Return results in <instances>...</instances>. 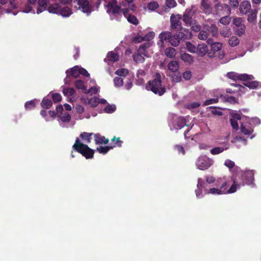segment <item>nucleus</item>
I'll return each instance as SVG.
<instances>
[{
	"label": "nucleus",
	"instance_id": "f257e3e1",
	"mask_svg": "<svg viewBox=\"0 0 261 261\" xmlns=\"http://www.w3.org/2000/svg\"><path fill=\"white\" fill-rule=\"evenodd\" d=\"M227 181L225 177H220L217 181V184L220 185L219 188H213L208 190L206 189V184L201 178L198 179L197 189L195 190L196 197L198 198H202L204 194H211L213 195H223L234 193L241 187V185L237 184L235 180L229 189H227Z\"/></svg>",
	"mask_w": 261,
	"mask_h": 261
},
{
	"label": "nucleus",
	"instance_id": "f03ea898",
	"mask_svg": "<svg viewBox=\"0 0 261 261\" xmlns=\"http://www.w3.org/2000/svg\"><path fill=\"white\" fill-rule=\"evenodd\" d=\"M238 121L241 125V132L246 135H250L253 132L252 128L248 125V123L251 125H258L260 123V119L257 117L249 119L244 116L241 117L238 113L232 114L230 121L233 128L236 130L239 129Z\"/></svg>",
	"mask_w": 261,
	"mask_h": 261
},
{
	"label": "nucleus",
	"instance_id": "7ed1b4c3",
	"mask_svg": "<svg viewBox=\"0 0 261 261\" xmlns=\"http://www.w3.org/2000/svg\"><path fill=\"white\" fill-rule=\"evenodd\" d=\"M227 76L234 81H246L244 85L245 86L249 87L250 89L256 88L258 83L256 81H249L254 79L253 75L246 73L240 74L235 72H230L227 73Z\"/></svg>",
	"mask_w": 261,
	"mask_h": 261
},
{
	"label": "nucleus",
	"instance_id": "20e7f679",
	"mask_svg": "<svg viewBox=\"0 0 261 261\" xmlns=\"http://www.w3.org/2000/svg\"><path fill=\"white\" fill-rule=\"evenodd\" d=\"M146 89L152 91L154 93L160 96L163 95L166 90L161 82V75L156 73L152 80L149 81L146 86Z\"/></svg>",
	"mask_w": 261,
	"mask_h": 261
},
{
	"label": "nucleus",
	"instance_id": "39448f33",
	"mask_svg": "<svg viewBox=\"0 0 261 261\" xmlns=\"http://www.w3.org/2000/svg\"><path fill=\"white\" fill-rule=\"evenodd\" d=\"M47 11L50 13L56 14L63 17H69L73 13L71 7L61 4H51L48 7Z\"/></svg>",
	"mask_w": 261,
	"mask_h": 261
},
{
	"label": "nucleus",
	"instance_id": "423d86ee",
	"mask_svg": "<svg viewBox=\"0 0 261 261\" xmlns=\"http://www.w3.org/2000/svg\"><path fill=\"white\" fill-rule=\"evenodd\" d=\"M74 150L82 154L86 159H91L93 157L94 150L90 148L87 145L82 143L77 138L75 142L72 146Z\"/></svg>",
	"mask_w": 261,
	"mask_h": 261
},
{
	"label": "nucleus",
	"instance_id": "0eeeda50",
	"mask_svg": "<svg viewBox=\"0 0 261 261\" xmlns=\"http://www.w3.org/2000/svg\"><path fill=\"white\" fill-rule=\"evenodd\" d=\"M214 161L206 155L199 156L195 161L196 168L200 170H206L210 168L213 164Z\"/></svg>",
	"mask_w": 261,
	"mask_h": 261
},
{
	"label": "nucleus",
	"instance_id": "6e6552de",
	"mask_svg": "<svg viewBox=\"0 0 261 261\" xmlns=\"http://www.w3.org/2000/svg\"><path fill=\"white\" fill-rule=\"evenodd\" d=\"M74 2L76 4L75 7L87 16L90 15L92 12L94 10V7L92 3L89 0H74Z\"/></svg>",
	"mask_w": 261,
	"mask_h": 261
},
{
	"label": "nucleus",
	"instance_id": "1a4fd4ad",
	"mask_svg": "<svg viewBox=\"0 0 261 261\" xmlns=\"http://www.w3.org/2000/svg\"><path fill=\"white\" fill-rule=\"evenodd\" d=\"M186 125V122L185 118L182 117H179L175 115L172 116L170 122H169V126L172 131H176L180 129Z\"/></svg>",
	"mask_w": 261,
	"mask_h": 261
},
{
	"label": "nucleus",
	"instance_id": "9d476101",
	"mask_svg": "<svg viewBox=\"0 0 261 261\" xmlns=\"http://www.w3.org/2000/svg\"><path fill=\"white\" fill-rule=\"evenodd\" d=\"M149 43H145L140 45L138 53L133 55V59L137 63H143L144 61L143 56L148 57L146 54V49L149 47Z\"/></svg>",
	"mask_w": 261,
	"mask_h": 261
},
{
	"label": "nucleus",
	"instance_id": "9b49d317",
	"mask_svg": "<svg viewBox=\"0 0 261 261\" xmlns=\"http://www.w3.org/2000/svg\"><path fill=\"white\" fill-rule=\"evenodd\" d=\"M107 12L110 15L117 14L120 12V7L117 5L116 0H111L106 5Z\"/></svg>",
	"mask_w": 261,
	"mask_h": 261
},
{
	"label": "nucleus",
	"instance_id": "f8f14e48",
	"mask_svg": "<svg viewBox=\"0 0 261 261\" xmlns=\"http://www.w3.org/2000/svg\"><path fill=\"white\" fill-rule=\"evenodd\" d=\"M240 172H242V175L243 176V180L245 181L246 184L247 185H252V187L254 186V171L253 170H245L244 171L241 170Z\"/></svg>",
	"mask_w": 261,
	"mask_h": 261
},
{
	"label": "nucleus",
	"instance_id": "ddd939ff",
	"mask_svg": "<svg viewBox=\"0 0 261 261\" xmlns=\"http://www.w3.org/2000/svg\"><path fill=\"white\" fill-rule=\"evenodd\" d=\"M179 19L180 18L179 17H177L172 15L170 18L171 27L172 29H175V30L181 32L182 30H184V32L188 34L189 30H187L186 29L184 30L181 26V22ZM181 33H183L182 32Z\"/></svg>",
	"mask_w": 261,
	"mask_h": 261
},
{
	"label": "nucleus",
	"instance_id": "4468645a",
	"mask_svg": "<svg viewBox=\"0 0 261 261\" xmlns=\"http://www.w3.org/2000/svg\"><path fill=\"white\" fill-rule=\"evenodd\" d=\"M172 36V34L168 31L163 32L160 34L159 36V41L158 42V45L160 47H164V43L165 42H169Z\"/></svg>",
	"mask_w": 261,
	"mask_h": 261
},
{
	"label": "nucleus",
	"instance_id": "2eb2a0df",
	"mask_svg": "<svg viewBox=\"0 0 261 261\" xmlns=\"http://www.w3.org/2000/svg\"><path fill=\"white\" fill-rule=\"evenodd\" d=\"M66 77L64 79V82L65 84H68L69 80H68L69 76L70 75L72 76V77L74 78L77 77L80 74V70H79V66H75L73 68L70 69V71H69L68 70H67L66 71Z\"/></svg>",
	"mask_w": 261,
	"mask_h": 261
},
{
	"label": "nucleus",
	"instance_id": "dca6fc26",
	"mask_svg": "<svg viewBox=\"0 0 261 261\" xmlns=\"http://www.w3.org/2000/svg\"><path fill=\"white\" fill-rule=\"evenodd\" d=\"M193 13L194 12L192 9H187L184 14L182 20L187 25L193 24V21H194L192 19Z\"/></svg>",
	"mask_w": 261,
	"mask_h": 261
},
{
	"label": "nucleus",
	"instance_id": "f3484780",
	"mask_svg": "<svg viewBox=\"0 0 261 261\" xmlns=\"http://www.w3.org/2000/svg\"><path fill=\"white\" fill-rule=\"evenodd\" d=\"M224 165L228 167L229 169L230 172L233 173H237L238 172H240L241 169L239 167L235 166L234 163L230 160H226L224 162Z\"/></svg>",
	"mask_w": 261,
	"mask_h": 261
},
{
	"label": "nucleus",
	"instance_id": "a211bd4d",
	"mask_svg": "<svg viewBox=\"0 0 261 261\" xmlns=\"http://www.w3.org/2000/svg\"><path fill=\"white\" fill-rule=\"evenodd\" d=\"M49 2V0H38V7L37 8L36 13L39 14L45 10H47L48 7L47 6Z\"/></svg>",
	"mask_w": 261,
	"mask_h": 261
},
{
	"label": "nucleus",
	"instance_id": "6ab92c4d",
	"mask_svg": "<svg viewBox=\"0 0 261 261\" xmlns=\"http://www.w3.org/2000/svg\"><path fill=\"white\" fill-rule=\"evenodd\" d=\"M58 117L60 118L59 123L62 127H65L63 123L68 122L71 119L70 115L67 112L62 113L58 115Z\"/></svg>",
	"mask_w": 261,
	"mask_h": 261
},
{
	"label": "nucleus",
	"instance_id": "aec40b11",
	"mask_svg": "<svg viewBox=\"0 0 261 261\" xmlns=\"http://www.w3.org/2000/svg\"><path fill=\"white\" fill-rule=\"evenodd\" d=\"M207 42L211 44V49L214 52H217L221 50L222 48V44L220 42H214L213 39L211 38H209Z\"/></svg>",
	"mask_w": 261,
	"mask_h": 261
},
{
	"label": "nucleus",
	"instance_id": "412c9836",
	"mask_svg": "<svg viewBox=\"0 0 261 261\" xmlns=\"http://www.w3.org/2000/svg\"><path fill=\"white\" fill-rule=\"evenodd\" d=\"M119 55L111 51L108 54L106 58L105 59L106 62H108V64H110L111 62H115L119 60Z\"/></svg>",
	"mask_w": 261,
	"mask_h": 261
},
{
	"label": "nucleus",
	"instance_id": "4be33fe9",
	"mask_svg": "<svg viewBox=\"0 0 261 261\" xmlns=\"http://www.w3.org/2000/svg\"><path fill=\"white\" fill-rule=\"evenodd\" d=\"M205 29L207 31L208 33V35L211 34L213 37H218V28L217 26L214 24H211L210 26L208 25H205L204 27Z\"/></svg>",
	"mask_w": 261,
	"mask_h": 261
},
{
	"label": "nucleus",
	"instance_id": "5701e85b",
	"mask_svg": "<svg viewBox=\"0 0 261 261\" xmlns=\"http://www.w3.org/2000/svg\"><path fill=\"white\" fill-rule=\"evenodd\" d=\"M229 148V145L228 143H224L223 146L216 147L211 149V153L212 154L216 155L219 154L224 150Z\"/></svg>",
	"mask_w": 261,
	"mask_h": 261
},
{
	"label": "nucleus",
	"instance_id": "b1692460",
	"mask_svg": "<svg viewBox=\"0 0 261 261\" xmlns=\"http://www.w3.org/2000/svg\"><path fill=\"white\" fill-rule=\"evenodd\" d=\"M251 9V4L248 1H244L241 3L240 6V12L242 14H246Z\"/></svg>",
	"mask_w": 261,
	"mask_h": 261
},
{
	"label": "nucleus",
	"instance_id": "393cba45",
	"mask_svg": "<svg viewBox=\"0 0 261 261\" xmlns=\"http://www.w3.org/2000/svg\"><path fill=\"white\" fill-rule=\"evenodd\" d=\"M197 50L196 53L200 56L205 55L208 50V48L205 44H200L197 47Z\"/></svg>",
	"mask_w": 261,
	"mask_h": 261
},
{
	"label": "nucleus",
	"instance_id": "a878e982",
	"mask_svg": "<svg viewBox=\"0 0 261 261\" xmlns=\"http://www.w3.org/2000/svg\"><path fill=\"white\" fill-rule=\"evenodd\" d=\"M95 142L96 144H107L109 140L106 139L104 136H101L97 134L94 135Z\"/></svg>",
	"mask_w": 261,
	"mask_h": 261
},
{
	"label": "nucleus",
	"instance_id": "bb28decb",
	"mask_svg": "<svg viewBox=\"0 0 261 261\" xmlns=\"http://www.w3.org/2000/svg\"><path fill=\"white\" fill-rule=\"evenodd\" d=\"M115 74L118 75L119 77H121L125 80L126 79L127 77L130 76L128 75V70L125 68L118 69L116 71Z\"/></svg>",
	"mask_w": 261,
	"mask_h": 261
},
{
	"label": "nucleus",
	"instance_id": "cd10ccee",
	"mask_svg": "<svg viewBox=\"0 0 261 261\" xmlns=\"http://www.w3.org/2000/svg\"><path fill=\"white\" fill-rule=\"evenodd\" d=\"M232 142L236 144L238 147L241 146V144L244 145L246 144V140L240 136H236L232 140Z\"/></svg>",
	"mask_w": 261,
	"mask_h": 261
},
{
	"label": "nucleus",
	"instance_id": "c85d7f7f",
	"mask_svg": "<svg viewBox=\"0 0 261 261\" xmlns=\"http://www.w3.org/2000/svg\"><path fill=\"white\" fill-rule=\"evenodd\" d=\"M93 135V133L83 132L80 135V137L82 138L84 142L85 143H89L91 142V136Z\"/></svg>",
	"mask_w": 261,
	"mask_h": 261
},
{
	"label": "nucleus",
	"instance_id": "c756f323",
	"mask_svg": "<svg viewBox=\"0 0 261 261\" xmlns=\"http://www.w3.org/2000/svg\"><path fill=\"white\" fill-rule=\"evenodd\" d=\"M168 68L169 70L173 72H175L178 69L179 65L178 63L176 61H172L169 62L168 65Z\"/></svg>",
	"mask_w": 261,
	"mask_h": 261
},
{
	"label": "nucleus",
	"instance_id": "7c9ffc66",
	"mask_svg": "<svg viewBox=\"0 0 261 261\" xmlns=\"http://www.w3.org/2000/svg\"><path fill=\"white\" fill-rule=\"evenodd\" d=\"M33 5H30V4H26L21 9V11L23 13H31L32 14H35V11L33 9Z\"/></svg>",
	"mask_w": 261,
	"mask_h": 261
},
{
	"label": "nucleus",
	"instance_id": "2f4dec72",
	"mask_svg": "<svg viewBox=\"0 0 261 261\" xmlns=\"http://www.w3.org/2000/svg\"><path fill=\"white\" fill-rule=\"evenodd\" d=\"M181 59L185 62L190 64L193 62V57L188 54L184 53L181 55Z\"/></svg>",
	"mask_w": 261,
	"mask_h": 261
},
{
	"label": "nucleus",
	"instance_id": "473e14b6",
	"mask_svg": "<svg viewBox=\"0 0 261 261\" xmlns=\"http://www.w3.org/2000/svg\"><path fill=\"white\" fill-rule=\"evenodd\" d=\"M169 42L173 46H177L180 43L179 36L177 35L171 36Z\"/></svg>",
	"mask_w": 261,
	"mask_h": 261
},
{
	"label": "nucleus",
	"instance_id": "72a5a7b5",
	"mask_svg": "<svg viewBox=\"0 0 261 261\" xmlns=\"http://www.w3.org/2000/svg\"><path fill=\"white\" fill-rule=\"evenodd\" d=\"M240 43V40L236 36H232L228 39V44L231 47H235Z\"/></svg>",
	"mask_w": 261,
	"mask_h": 261
},
{
	"label": "nucleus",
	"instance_id": "f704fd0d",
	"mask_svg": "<svg viewBox=\"0 0 261 261\" xmlns=\"http://www.w3.org/2000/svg\"><path fill=\"white\" fill-rule=\"evenodd\" d=\"M41 106L44 109H49L52 106V101L49 99L44 98L41 103Z\"/></svg>",
	"mask_w": 261,
	"mask_h": 261
},
{
	"label": "nucleus",
	"instance_id": "c9c22d12",
	"mask_svg": "<svg viewBox=\"0 0 261 261\" xmlns=\"http://www.w3.org/2000/svg\"><path fill=\"white\" fill-rule=\"evenodd\" d=\"M36 102H38V100L37 99H34L27 101L25 103V108L27 110H31L35 108L36 106Z\"/></svg>",
	"mask_w": 261,
	"mask_h": 261
},
{
	"label": "nucleus",
	"instance_id": "e433bc0d",
	"mask_svg": "<svg viewBox=\"0 0 261 261\" xmlns=\"http://www.w3.org/2000/svg\"><path fill=\"white\" fill-rule=\"evenodd\" d=\"M207 1L208 0H202L201 5L204 8V13L206 14H210L212 12V9L207 3Z\"/></svg>",
	"mask_w": 261,
	"mask_h": 261
},
{
	"label": "nucleus",
	"instance_id": "4c0bfd02",
	"mask_svg": "<svg viewBox=\"0 0 261 261\" xmlns=\"http://www.w3.org/2000/svg\"><path fill=\"white\" fill-rule=\"evenodd\" d=\"M220 33L221 35L224 37H229L231 34L230 29L228 27L223 28L220 30Z\"/></svg>",
	"mask_w": 261,
	"mask_h": 261
},
{
	"label": "nucleus",
	"instance_id": "58836bf2",
	"mask_svg": "<svg viewBox=\"0 0 261 261\" xmlns=\"http://www.w3.org/2000/svg\"><path fill=\"white\" fill-rule=\"evenodd\" d=\"M116 110V106L115 105L108 104L105 108L104 112L106 113L111 114L114 112Z\"/></svg>",
	"mask_w": 261,
	"mask_h": 261
},
{
	"label": "nucleus",
	"instance_id": "ea45409f",
	"mask_svg": "<svg viewBox=\"0 0 261 261\" xmlns=\"http://www.w3.org/2000/svg\"><path fill=\"white\" fill-rule=\"evenodd\" d=\"M176 54V50L174 48L168 47L165 50V55L169 58H173Z\"/></svg>",
	"mask_w": 261,
	"mask_h": 261
},
{
	"label": "nucleus",
	"instance_id": "a19ab883",
	"mask_svg": "<svg viewBox=\"0 0 261 261\" xmlns=\"http://www.w3.org/2000/svg\"><path fill=\"white\" fill-rule=\"evenodd\" d=\"M208 33L207 32V31L205 29V28H204V29L201 30L199 34H198V38L200 40H206V39H208Z\"/></svg>",
	"mask_w": 261,
	"mask_h": 261
},
{
	"label": "nucleus",
	"instance_id": "79ce46f5",
	"mask_svg": "<svg viewBox=\"0 0 261 261\" xmlns=\"http://www.w3.org/2000/svg\"><path fill=\"white\" fill-rule=\"evenodd\" d=\"M88 102L92 107H95L100 102V99L93 97L89 99Z\"/></svg>",
	"mask_w": 261,
	"mask_h": 261
},
{
	"label": "nucleus",
	"instance_id": "37998d69",
	"mask_svg": "<svg viewBox=\"0 0 261 261\" xmlns=\"http://www.w3.org/2000/svg\"><path fill=\"white\" fill-rule=\"evenodd\" d=\"M124 79L121 77H115L114 79V84L115 87H120L123 86Z\"/></svg>",
	"mask_w": 261,
	"mask_h": 261
},
{
	"label": "nucleus",
	"instance_id": "c03bdc74",
	"mask_svg": "<svg viewBox=\"0 0 261 261\" xmlns=\"http://www.w3.org/2000/svg\"><path fill=\"white\" fill-rule=\"evenodd\" d=\"M63 92L64 95L68 97L73 95L75 93V90L72 88H64Z\"/></svg>",
	"mask_w": 261,
	"mask_h": 261
},
{
	"label": "nucleus",
	"instance_id": "a18cd8bd",
	"mask_svg": "<svg viewBox=\"0 0 261 261\" xmlns=\"http://www.w3.org/2000/svg\"><path fill=\"white\" fill-rule=\"evenodd\" d=\"M186 48L189 52L192 53H196L197 50V47L190 42L186 43Z\"/></svg>",
	"mask_w": 261,
	"mask_h": 261
},
{
	"label": "nucleus",
	"instance_id": "49530a36",
	"mask_svg": "<svg viewBox=\"0 0 261 261\" xmlns=\"http://www.w3.org/2000/svg\"><path fill=\"white\" fill-rule=\"evenodd\" d=\"M74 85L75 87L79 89L86 90V87L84 83L82 80H76L74 82Z\"/></svg>",
	"mask_w": 261,
	"mask_h": 261
},
{
	"label": "nucleus",
	"instance_id": "de8ad7c7",
	"mask_svg": "<svg viewBox=\"0 0 261 261\" xmlns=\"http://www.w3.org/2000/svg\"><path fill=\"white\" fill-rule=\"evenodd\" d=\"M220 178H218L217 179L215 180V178L214 177H213L212 176H211V175H207L205 176V179H206V181L207 183L208 184H212V183H214V182H216V188H219L220 187V185H218L217 184V181Z\"/></svg>",
	"mask_w": 261,
	"mask_h": 261
},
{
	"label": "nucleus",
	"instance_id": "09e8293b",
	"mask_svg": "<svg viewBox=\"0 0 261 261\" xmlns=\"http://www.w3.org/2000/svg\"><path fill=\"white\" fill-rule=\"evenodd\" d=\"M113 148V147L109 146H99L97 148V150L100 153L102 154L107 153L109 150Z\"/></svg>",
	"mask_w": 261,
	"mask_h": 261
},
{
	"label": "nucleus",
	"instance_id": "8fccbe9b",
	"mask_svg": "<svg viewBox=\"0 0 261 261\" xmlns=\"http://www.w3.org/2000/svg\"><path fill=\"white\" fill-rule=\"evenodd\" d=\"M245 26L244 24L241 25L239 27H237L236 29V33L239 36H242L245 33Z\"/></svg>",
	"mask_w": 261,
	"mask_h": 261
},
{
	"label": "nucleus",
	"instance_id": "3c124183",
	"mask_svg": "<svg viewBox=\"0 0 261 261\" xmlns=\"http://www.w3.org/2000/svg\"><path fill=\"white\" fill-rule=\"evenodd\" d=\"M147 7L151 11H154L159 7V4L157 2L152 1L148 4Z\"/></svg>",
	"mask_w": 261,
	"mask_h": 261
},
{
	"label": "nucleus",
	"instance_id": "603ef678",
	"mask_svg": "<svg viewBox=\"0 0 261 261\" xmlns=\"http://www.w3.org/2000/svg\"><path fill=\"white\" fill-rule=\"evenodd\" d=\"M171 78L173 82L178 83L181 81V76L179 73H173L171 75Z\"/></svg>",
	"mask_w": 261,
	"mask_h": 261
},
{
	"label": "nucleus",
	"instance_id": "864d4df0",
	"mask_svg": "<svg viewBox=\"0 0 261 261\" xmlns=\"http://www.w3.org/2000/svg\"><path fill=\"white\" fill-rule=\"evenodd\" d=\"M126 84L125 85V89L127 90H129L132 88L133 86V79L131 78L130 76L127 77L126 79Z\"/></svg>",
	"mask_w": 261,
	"mask_h": 261
},
{
	"label": "nucleus",
	"instance_id": "5fc2aeb1",
	"mask_svg": "<svg viewBox=\"0 0 261 261\" xmlns=\"http://www.w3.org/2000/svg\"><path fill=\"white\" fill-rule=\"evenodd\" d=\"M127 21L135 25H137L138 23V20L137 18L134 15H128L127 17Z\"/></svg>",
	"mask_w": 261,
	"mask_h": 261
},
{
	"label": "nucleus",
	"instance_id": "6e6d98bb",
	"mask_svg": "<svg viewBox=\"0 0 261 261\" xmlns=\"http://www.w3.org/2000/svg\"><path fill=\"white\" fill-rule=\"evenodd\" d=\"M219 21L221 23L226 25L229 23L230 18L227 16H224L221 18Z\"/></svg>",
	"mask_w": 261,
	"mask_h": 261
},
{
	"label": "nucleus",
	"instance_id": "4d7b16f0",
	"mask_svg": "<svg viewBox=\"0 0 261 261\" xmlns=\"http://www.w3.org/2000/svg\"><path fill=\"white\" fill-rule=\"evenodd\" d=\"M189 25L191 26L192 30L196 32L199 31L201 29L200 25L197 24L194 21H193V24H189Z\"/></svg>",
	"mask_w": 261,
	"mask_h": 261
},
{
	"label": "nucleus",
	"instance_id": "13d9d810",
	"mask_svg": "<svg viewBox=\"0 0 261 261\" xmlns=\"http://www.w3.org/2000/svg\"><path fill=\"white\" fill-rule=\"evenodd\" d=\"M166 6L169 8H172L176 6V3L174 0H166Z\"/></svg>",
	"mask_w": 261,
	"mask_h": 261
},
{
	"label": "nucleus",
	"instance_id": "bf43d9fd",
	"mask_svg": "<svg viewBox=\"0 0 261 261\" xmlns=\"http://www.w3.org/2000/svg\"><path fill=\"white\" fill-rule=\"evenodd\" d=\"M200 104L197 102H193L192 103L187 105V108L190 110H193L195 108H198Z\"/></svg>",
	"mask_w": 261,
	"mask_h": 261
},
{
	"label": "nucleus",
	"instance_id": "052dcab7",
	"mask_svg": "<svg viewBox=\"0 0 261 261\" xmlns=\"http://www.w3.org/2000/svg\"><path fill=\"white\" fill-rule=\"evenodd\" d=\"M98 90V87L96 86H94L91 87L88 91H85L86 93H90L91 94H95L97 92Z\"/></svg>",
	"mask_w": 261,
	"mask_h": 261
},
{
	"label": "nucleus",
	"instance_id": "680f3d73",
	"mask_svg": "<svg viewBox=\"0 0 261 261\" xmlns=\"http://www.w3.org/2000/svg\"><path fill=\"white\" fill-rule=\"evenodd\" d=\"M52 98L54 102H59L61 100L62 96L59 93H55L52 95Z\"/></svg>",
	"mask_w": 261,
	"mask_h": 261
},
{
	"label": "nucleus",
	"instance_id": "e2e57ef3",
	"mask_svg": "<svg viewBox=\"0 0 261 261\" xmlns=\"http://www.w3.org/2000/svg\"><path fill=\"white\" fill-rule=\"evenodd\" d=\"M8 2L12 9H15L18 8V4L15 0H8Z\"/></svg>",
	"mask_w": 261,
	"mask_h": 261
},
{
	"label": "nucleus",
	"instance_id": "0e129e2a",
	"mask_svg": "<svg viewBox=\"0 0 261 261\" xmlns=\"http://www.w3.org/2000/svg\"><path fill=\"white\" fill-rule=\"evenodd\" d=\"M72 0H60L59 3H55L54 4H61L63 6H69V4H71Z\"/></svg>",
	"mask_w": 261,
	"mask_h": 261
},
{
	"label": "nucleus",
	"instance_id": "69168bd1",
	"mask_svg": "<svg viewBox=\"0 0 261 261\" xmlns=\"http://www.w3.org/2000/svg\"><path fill=\"white\" fill-rule=\"evenodd\" d=\"M218 101V98H211V99H207V100H205L204 103V105L206 106V105H211L212 103H215L217 102Z\"/></svg>",
	"mask_w": 261,
	"mask_h": 261
},
{
	"label": "nucleus",
	"instance_id": "338daca9",
	"mask_svg": "<svg viewBox=\"0 0 261 261\" xmlns=\"http://www.w3.org/2000/svg\"><path fill=\"white\" fill-rule=\"evenodd\" d=\"M233 23L237 27H239L241 25H243L242 23V19L241 18H236L233 19Z\"/></svg>",
	"mask_w": 261,
	"mask_h": 261
},
{
	"label": "nucleus",
	"instance_id": "774afa93",
	"mask_svg": "<svg viewBox=\"0 0 261 261\" xmlns=\"http://www.w3.org/2000/svg\"><path fill=\"white\" fill-rule=\"evenodd\" d=\"M154 36L155 33L153 32H150L145 35L144 39L145 40H149L153 38Z\"/></svg>",
	"mask_w": 261,
	"mask_h": 261
}]
</instances>
